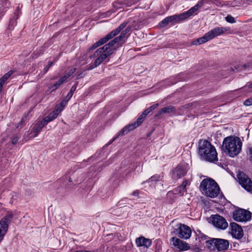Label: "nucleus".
<instances>
[{"mask_svg": "<svg viewBox=\"0 0 252 252\" xmlns=\"http://www.w3.org/2000/svg\"><path fill=\"white\" fill-rule=\"evenodd\" d=\"M242 142L237 136H230L223 141L222 148L224 152L231 158L237 156L242 150Z\"/></svg>", "mask_w": 252, "mask_h": 252, "instance_id": "f257e3e1", "label": "nucleus"}, {"mask_svg": "<svg viewBox=\"0 0 252 252\" xmlns=\"http://www.w3.org/2000/svg\"><path fill=\"white\" fill-rule=\"evenodd\" d=\"M198 154L205 160L218 161V154L215 147L207 140H200L198 143Z\"/></svg>", "mask_w": 252, "mask_h": 252, "instance_id": "f03ea898", "label": "nucleus"}, {"mask_svg": "<svg viewBox=\"0 0 252 252\" xmlns=\"http://www.w3.org/2000/svg\"><path fill=\"white\" fill-rule=\"evenodd\" d=\"M200 189L208 197H217L220 192V188L215 180L211 178L203 179L200 185Z\"/></svg>", "mask_w": 252, "mask_h": 252, "instance_id": "7ed1b4c3", "label": "nucleus"}, {"mask_svg": "<svg viewBox=\"0 0 252 252\" xmlns=\"http://www.w3.org/2000/svg\"><path fill=\"white\" fill-rule=\"evenodd\" d=\"M199 242L205 241L207 246L209 248L213 247L216 248L218 251H223L228 249L229 247V242L227 240L222 239H212L208 240L207 236L203 235L198 237Z\"/></svg>", "mask_w": 252, "mask_h": 252, "instance_id": "20e7f679", "label": "nucleus"}, {"mask_svg": "<svg viewBox=\"0 0 252 252\" xmlns=\"http://www.w3.org/2000/svg\"><path fill=\"white\" fill-rule=\"evenodd\" d=\"M151 112L148 109H146L143 113L138 117L137 121L133 123H130L125 126L118 133L117 137L123 136L127 134L129 131L132 130L139 126L143 122L145 117Z\"/></svg>", "mask_w": 252, "mask_h": 252, "instance_id": "39448f33", "label": "nucleus"}, {"mask_svg": "<svg viewBox=\"0 0 252 252\" xmlns=\"http://www.w3.org/2000/svg\"><path fill=\"white\" fill-rule=\"evenodd\" d=\"M14 214L12 212H8L6 215L0 220V243L3 240L5 234L7 233Z\"/></svg>", "mask_w": 252, "mask_h": 252, "instance_id": "423d86ee", "label": "nucleus"}, {"mask_svg": "<svg viewBox=\"0 0 252 252\" xmlns=\"http://www.w3.org/2000/svg\"><path fill=\"white\" fill-rule=\"evenodd\" d=\"M237 177L239 184L247 192L252 194V181L243 172H238Z\"/></svg>", "mask_w": 252, "mask_h": 252, "instance_id": "0eeeda50", "label": "nucleus"}, {"mask_svg": "<svg viewBox=\"0 0 252 252\" xmlns=\"http://www.w3.org/2000/svg\"><path fill=\"white\" fill-rule=\"evenodd\" d=\"M233 218L237 221H247L251 219V213L246 210L239 208L233 212Z\"/></svg>", "mask_w": 252, "mask_h": 252, "instance_id": "6e6552de", "label": "nucleus"}, {"mask_svg": "<svg viewBox=\"0 0 252 252\" xmlns=\"http://www.w3.org/2000/svg\"><path fill=\"white\" fill-rule=\"evenodd\" d=\"M173 233L182 239H189L191 234L190 228L187 225L180 224L177 228H175Z\"/></svg>", "mask_w": 252, "mask_h": 252, "instance_id": "1a4fd4ad", "label": "nucleus"}, {"mask_svg": "<svg viewBox=\"0 0 252 252\" xmlns=\"http://www.w3.org/2000/svg\"><path fill=\"white\" fill-rule=\"evenodd\" d=\"M127 23L124 22L122 23L117 29L113 30L105 37L99 40L97 42L99 45H103L106 43L109 40L111 39L116 35H117L122 30H123L127 25Z\"/></svg>", "mask_w": 252, "mask_h": 252, "instance_id": "9d476101", "label": "nucleus"}, {"mask_svg": "<svg viewBox=\"0 0 252 252\" xmlns=\"http://www.w3.org/2000/svg\"><path fill=\"white\" fill-rule=\"evenodd\" d=\"M212 222L215 227L221 230L226 229L228 226L225 219L217 214L212 216Z\"/></svg>", "mask_w": 252, "mask_h": 252, "instance_id": "9b49d317", "label": "nucleus"}, {"mask_svg": "<svg viewBox=\"0 0 252 252\" xmlns=\"http://www.w3.org/2000/svg\"><path fill=\"white\" fill-rule=\"evenodd\" d=\"M111 55V52H105L104 50L100 51L99 48H98L91 58H96L94 62L95 63V66H99L103 61Z\"/></svg>", "mask_w": 252, "mask_h": 252, "instance_id": "f8f14e48", "label": "nucleus"}, {"mask_svg": "<svg viewBox=\"0 0 252 252\" xmlns=\"http://www.w3.org/2000/svg\"><path fill=\"white\" fill-rule=\"evenodd\" d=\"M119 39L117 37H115L109 43L105 44L103 47L99 48V50H104L105 52H111L112 55L114 51L116 50V47H119L123 44H121V42Z\"/></svg>", "mask_w": 252, "mask_h": 252, "instance_id": "ddd939ff", "label": "nucleus"}, {"mask_svg": "<svg viewBox=\"0 0 252 252\" xmlns=\"http://www.w3.org/2000/svg\"><path fill=\"white\" fill-rule=\"evenodd\" d=\"M231 234L236 239H239L243 236V231L241 227L235 222H231L230 224Z\"/></svg>", "mask_w": 252, "mask_h": 252, "instance_id": "4468645a", "label": "nucleus"}, {"mask_svg": "<svg viewBox=\"0 0 252 252\" xmlns=\"http://www.w3.org/2000/svg\"><path fill=\"white\" fill-rule=\"evenodd\" d=\"M229 30V28L227 27H217L207 32V34L210 40H211L216 36L223 34Z\"/></svg>", "mask_w": 252, "mask_h": 252, "instance_id": "2eb2a0df", "label": "nucleus"}, {"mask_svg": "<svg viewBox=\"0 0 252 252\" xmlns=\"http://www.w3.org/2000/svg\"><path fill=\"white\" fill-rule=\"evenodd\" d=\"M188 171V165L185 163L180 164L175 169L173 173L174 175L177 179L184 176Z\"/></svg>", "mask_w": 252, "mask_h": 252, "instance_id": "dca6fc26", "label": "nucleus"}, {"mask_svg": "<svg viewBox=\"0 0 252 252\" xmlns=\"http://www.w3.org/2000/svg\"><path fill=\"white\" fill-rule=\"evenodd\" d=\"M171 242H172L173 245L180 251L187 250L189 248V246L187 243H184L180 239L174 237L171 238Z\"/></svg>", "mask_w": 252, "mask_h": 252, "instance_id": "f3484780", "label": "nucleus"}, {"mask_svg": "<svg viewBox=\"0 0 252 252\" xmlns=\"http://www.w3.org/2000/svg\"><path fill=\"white\" fill-rule=\"evenodd\" d=\"M208 2V0H201L198 2L194 6L190 8L189 10L187 11V13L189 17L190 16L197 14L198 9L201 8L204 3H207Z\"/></svg>", "mask_w": 252, "mask_h": 252, "instance_id": "a211bd4d", "label": "nucleus"}, {"mask_svg": "<svg viewBox=\"0 0 252 252\" xmlns=\"http://www.w3.org/2000/svg\"><path fill=\"white\" fill-rule=\"evenodd\" d=\"M62 111V109L60 106H56L55 109L48 116L43 118V120L47 124L56 119Z\"/></svg>", "mask_w": 252, "mask_h": 252, "instance_id": "6ab92c4d", "label": "nucleus"}, {"mask_svg": "<svg viewBox=\"0 0 252 252\" xmlns=\"http://www.w3.org/2000/svg\"><path fill=\"white\" fill-rule=\"evenodd\" d=\"M135 243L137 247L144 246L147 248H149L152 244L151 240L142 236L137 238L135 240Z\"/></svg>", "mask_w": 252, "mask_h": 252, "instance_id": "aec40b11", "label": "nucleus"}, {"mask_svg": "<svg viewBox=\"0 0 252 252\" xmlns=\"http://www.w3.org/2000/svg\"><path fill=\"white\" fill-rule=\"evenodd\" d=\"M43 120L37 123L33 127L32 132L34 133L33 137H36L37 134L40 132L42 128L47 125Z\"/></svg>", "mask_w": 252, "mask_h": 252, "instance_id": "412c9836", "label": "nucleus"}, {"mask_svg": "<svg viewBox=\"0 0 252 252\" xmlns=\"http://www.w3.org/2000/svg\"><path fill=\"white\" fill-rule=\"evenodd\" d=\"M187 191L186 189H184L181 185L174 189L172 191H168L167 196V197H172L174 194H180L183 195L184 193Z\"/></svg>", "mask_w": 252, "mask_h": 252, "instance_id": "4be33fe9", "label": "nucleus"}, {"mask_svg": "<svg viewBox=\"0 0 252 252\" xmlns=\"http://www.w3.org/2000/svg\"><path fill=\"white\" fill-rule=\"evenodd\" d=\"M172 20H173L174 23H175L186 20L189 17L186 11L179 15L175 14L172 15Z\"/></svg>", "mask_w": 252, "mask_h": 252, "instance_id": "5701e85b", "label": "nucleus"}, {"mask_svg": "<svg viewBox=\"0 0 252 252\" xmlns=\"http://www.w3.org/2000/svg\"><path fill=\"white\" fill-rule=\"evenodd\" d=\"M210 40L209 38L208 37V36L206 33H205L203 36L199 38L196 40H193L191 44L192 45H200L201 44L204 43L207 41Z\"/></svg>", "mask_w": 252, "mask_h": 252, "instance_id": "b1692460", "label": "nucleus"}, {"mask_svg": "<svg viewBox=\"0 0 252 252\" xmlns=\"http://www.w3.org/2000/svg\"><path fill=\"white\" fill-rule=\"evenodd\" d=\"M176 109L175 108L172 106H168L167 107H165L161 109L158 112V114L156 115V116H158L159 115H161L163 113H170L172 112H175Z\"/></svg>", "mask_w": 252, "mask_h": 252, "instance_id": "393cba45", "label": "nucleus"}, {"mask_svg": "<svg viewBox=\"0 0 252 252\" xmlns=\"http://www.w3.org/2000/svg\"><path fill=\"white\" fill-rule=\"evenodd\" d=\"M66 79L65 77L63 76L53 85L50 86L49 89L51 90V91H53L57 89L65 81Z\"/></svg>", "mask_w": 252, "mask_h": 252, "instance_id": "a878e982", "label": "nucleus"}, {"mask_svg": "<svg viewBox=\"0 0 252 252\" xmlns=\"http://www.w3.org/2000/svg\"><path fill=\"white\" fill-rule=\"evenodd\" d=\"M172 16L166 17L159 23V26L161 28H163L167 26L170 23H172L173 24H174V21L173 20H172Z\"/></svg>", "mask_w": 252, "mask_h": 252, "instance_id": "bb28decb", "label": "nucleus"}, {"mask_svg": "<svg viewBox=\"0 0 252 252\" xmlns=\"http://www.w3.org/2000/svg\"><path fill=\"white\" fill-rule=\"evenodd\" d=\"M78 83V82H76L72 86L69 92L68 93L67 95L66 96V98H67V100H69L72 96L74 92L76 90Z\"/></svg>", "mask_w": 252, "mask_h": 252, "instance_id": "cd10ccee", "label": "nucleus"}, {"mask_svg": "<svg viewBox=\"0 0 252 252\" xmlns=\"http://www.w3.org/2000/svg\"><path fill=\"white\" fill-rule=\"evenodd\" d=\"M0 5H1L0 7V14L3 15V13L2 12L1 9L8 8L10 5V2L9 0H6L0 2Z\"/></svg>", "mask_w": 252, "mask_h": 252, "instance_id": "c85d7f7f", "label": "nucleus"}, {"mask_svg": "<svg viewBox=\"0 0 252 252\" xmlns=\"http://www.w3.org/2000/svg\"><path fill=\"white\" fill-rule=\"evenodd\" d=\"M113 7L117 10L118 9L123 7V2H121L118 0L115 1L113 3Z\"/></svg>", "mask_w": 252, "mask_h": 252, "instance_id": "c756f323", "label": "nucleus"}, {"mask_svg": "<svg viewBox=\"0 0 252 252\" xmlns=\"http://www.w3.org/2000/svg\"><path fill=\"white\" fill-rule=\"evenodd\" d=\"M160 180V176L158 175H155L152 176L146 182H154L156 183L157 181H159Z\"/></svg>", "mask_w": 252, "mask_h": 252, "instance_id": "7c9ffc66", "label": "nucleus"}, {"mask_svg": "<svg viewBox=\"0 0 252 252\" xmlns=\"http://www.w3.org/2000/svg\"><path fill=\"white\" fill-rule=\"evenodd\" d=\"M127 34L125 31H123L119 36H117L119 39L121 41V44H123L125 42L126 35Z\"/></svg>", "mask_w": 252, "mask_h": 252, "instance_id": "2f4dec72", "label": "nucleus"}, {"mask_svg": "<svg viewBox=\"0 0 252 252\" xmlns=\"http://www.w3.org/2000/svg\"><path fill=\"white\" fill-rule=\"evenodd\" d=\"M225 19L226 22L230 23H234L236 22L234 18L230 15L225 17Z\"/></svg>", "mask_w": 252, "mask_h": 252, "instance_id": "473e14b6", "label": "nucleus"}, {"mask_svg": "<svg viewBox=\"0 0 252 252\" xmlns=\"http://www.w3.org/2000/svg\"><path fill=\"white\" fill-rule=\"evenodd\" d=\"M76 68H73L71 69L68 72L66 73L64 75V77H65V78L68 79L71 75H72L76 71Z\"/></svg>", "mask_w": 252, "mask_h": 252, "instance_id": "72a5a7b5", "label": "nucleus"}, {"mask_svg": "<svg viewBox=\"0 0 252 252\" xmlns=\"http://www.w3.org/2000/svg\"><path fill=\"white\" fill-rule=\"evenodd\" d=\"M69 100H67V98H66V97L60 103L59 105H57L56 106H60V108H62V110L63 109V108L66 105L68 101Z\"/></svg>", "mask_w": 252, "mask_h": 252, "instance_id": "f704fd0d", "label": "nucleus"}, {"mask_svg": "<svg viewBox=\"0 0 252 252\" xmlns=\"http://www.w3.org/2000/svg\"><path fill=\"white\" fill-rule=\"evenodd\" d=\"M13 71L10 70L8 71L7 73L5 74L1 78L5 81L7 79H8L10 76L12 74Z\"/></svg>", "mask_w": 252, "mask_h": 252, "instance_id": "c9c22d12", "label": "nucleus"}, {"mask_svg": "<svg viewBox=\"0 0 252 252\" xmlns=\"http://www.w3.org/2000/svg\"><path fill=\"white\" fill-rule=\"evenodd\" d=\"M53 62H49L48 65L46 66H45L44 68V69H43L44 73H46L48 71V70L49 69V68L50 67H51L53 65Z\"/></svg>", "mask_w": 252, "mask_h": 252, "instance_id": "e433bc0d", "label": "nucleus"}, {"mask_svg": "<svg viewBox=\"0 0 252 252\" xmlns=\"http://www.w3.org/2000/svg\"><path fill=\"white\" fill-rule=\"evenodd\" d=\"M133 3V1L131 0H125L123 1V5L126 6H131Z\"/></svg>", "mask_w": 252, "mask_h": 252, "instance_id": "4c0bfd02", "label": "nucleus"}, {"mask_svg": "<svg viewBox=\"0 0 252 252\" xmlns=\"http://www.w3.org/2000/svg\"><path fill=\"white\" fill-rule=\"evenodd\" d=\"M19 139H20V137L18 136H15L14 137H13L12 138V140H11L12 144L13 145L16 144L18 142Z\"/></svg>", "mask_w": 252, "mask_h": 252, "instance_id": "58836bf2", "label": "nucleus"}, {"mask_svg": "<svg viewBox=\"0 0 252 252\" xmlns=\"http://www.w3.org/2000/svg\"><path fill=\"white\" fill-rule=\"evenodd\" d=\"M100 46L99 43H98V42H96L95 43H94V44H93L91 46H90L89 47V50H94V49H95V48H96L97 47Z\"/></svg>", "mask_w": 252, "mask_h": 252, "instance_id": "ea45409f", "label": "nucleus"}, {"mask_svg": "<svg viewBox=\"0 0 252 252\" xmlns=\"http://www.w3.org/2000/svg\"><path fill=\"white\" fill-rule=\"evenodd\" d=\"M244 104L246 106H251L252 105V98H249L246 99L244 102Z\"/></svg>", "mask_w": 252, "mask_h": 252, "instance_id": "a19ab883", "label": "nucleus"}, {"mask_svg": "<svg viewBox=\"0 0 252 252\" xmlns=\"http://www.w3.org/2000/svg\"><path fill=\"white\" fill-rule=\"evenodd\" d=\"M250 160L252 162V147L249 149L247 152Z\"/></svg>", "mask_w": 252, "mask_h": 252, "instance_id": "79ce46f5", "label": "nucleus"}, {"mask_svg": "<svg viewBox=\"0 0 252 252\" xmlns=\"http://www.w3.org/2000/svg\"><path fill=\"white\" fill-rule=\"evenodd\" d=\"M16 25V21L14 20H11L9 22V29L12 30L15 25Z\"/></svg>", "mask_w": 252, "mask_h": 252, "instance_id": "37998d69", "label": "nucleus"}, {"mask_svg": "<svg viewBox=\"0 0 252 252\" xmlns=\"http://www.w3.org/2000/svg\"><path fill=\"white\" fill-rule=\"evenodd\" d=\"M158 106V104H154L153 105H152L151 107L148 108V109L149 110L150 112L152 111L154 109H155Z\"/></svg>", "mask_w": 252, "mask_h": 252, "instance_id": "c03bdc74", "label": "nucleus"}, {"mask_svg": "<svg viewBox=\"0 0 252 252\" xmlns=\"http://www.w3.org/2000/svg\"><path fill=\"white\" fill-rule=\"evenodd\" d=\"M4 82L5 81L1 77L0 78V91H1L2 86Z\"/></svg>", "mask_w": 252, "mask_h": 252, "instance_id": "a18cd8bd", "label": "nucleus"}, {"mask_svg": "<svg viewBox=\"0 0 252 252\" xmlns=\"http://www.w3.org/2000/svg\"><path fill=\"white\" fill-rule=\"evenodd\" d=\"M188 184V181L187 180H184V181L183 182V183H182V184L181 186H182L184 189H186V186H187Z\"/></svg>", "mask_w": 252, "mask_h": 252, "instance_id": "49530a36", "label": "nucleus"}, {"mask_svg": "<svg viewBox=\"0 0 252 252\" xmlns=\"http://www.w3.org/2000/svg\"><path fill=\"white\" fill-rule=\"evenodd\" d=\"M98 66H95V63L94 62L93 64L91 65L88 68V70H92L93 69H94V68L95 67H97Z\"/></svg>", "mask_w": 252, "mask_h": 252, "instance_id": "de8ad7c7", "label": "nucleus"}, {"mask_svg": "<svg viewBox=\"0 0 252 252\" xmlns=\"http://www.w3.org/2000/svg\"><path fill=\"white\" fill-rule=\"evenodd\" d=\"M18 196V194L16 192H12L11 194V199H13L14 198H16Z\"/></svg>", "mask_w": 252, "mask_h": 252, "instance_id": "09e8293b", "label": "nucleus"}, {"mask_svg": "<svg viewBox=\"0 0 252 252\" xmlns=\"http://www.w3.org/2000/svg\"><path fill=\"white\" fill-rule=\"evenodd\" d=\"M84 76H85V75H84V74H83V72H80V73H79V74L77 75V79H80V78H83Z\"/></svg>", "mask_w": 252, "mask_h": 252, "instance_id": "8fccbe9b", "label": "nucleus"}, {"mask_svg": "<svg viewBox=\"0 0 252 252\" xmlns=\"http://www.w3.org/2000/svg\"><path fill=\"white\" fill-rule=\"evenodd\" d=\"M131 30V28L130 27H127L124 31L125 32H126V33H128V32H129Z\"/></svg>", "mask_w": 252, "mask_h": 252, "instance_id": "3c124183", "label": "nucleus"}, {"mask_svg": "<svg viewBox=\"0 0 252 252\" xmlns=\"http://www.w3.org/2000/svg\"><path fill=\"white\" fill-rule=\"evenodd\" d=\"M138 194H139L138 190H135V191H133L132 193V195L134 196H138Z\"/></svg>", "mask_w": 252, "mask_h": 252, "instance_id": "603ef678", "label": "nucleus"}, {"mask_svg": "<svg viewBox=\"0 0 252 252\" xmlns=\"http://www.w3.org/2000/svg\"><path fill=\"white\" fill-rule=\"evenodd\" d=\"M23 123V119H22L21 121L18 123V126H17V127H18L19 126H21L22 125Z\"/></svg>", "mask_w": 252, "mask_h": 252, "instance_id": "864d4df0", "label": "nucleus"}, {"mask_svg": "<svg viewBox=\"0 0 252 252\" xmlns=\"http://www.w3.org/2000/svg\"><path fill=\"white\" fill-rule=\"evenodd\" d=\"M78 252H92L91 251H86V250H82V251H77Z\"/></svg>", "mask_w": 252, "mask_h": 252, "instance_id": "5fc2aeb1", "label": "nucleus"}, {"mask_svg": "<svg viewBox=\"0 0 252 252\" xmlns=\"http://www.w3.org/2000/svg\"><path fill=\"white\" fill-rule=\"evenodd\" d=\"M248 87L249 88H252V82L249 85Z\"/></svg>", "mask_w": 252, "mask_h": 252, "instance_id": "6e6d98bb", "label": "nucleus"}, {"mask_svg": "<svg viewBox=\"0 0 252 252\" xmlns=\"http://www.w3.org/2000/svg\"><path fill=\"white\" fill-rule=\"evenodd\" d=\"M152 133V132H150V133H149L147 134V136H148V137H150V136L151 135Z\"/></svg>", "mask_w": 252, "mask_h": 252, "instance_id": "4d7b16f0", "label": "nucleus"}, {"mask_svg": "<svg viewBox=\"0 0 252 252\" xmlns=\"http://www.w3.org/2000/svg\"><path fill=\"white\" fill-rule=\"evenodd\" d=\"M116 138V137L113 138V140H112V141H114Z\"/></svg>", "mask_w": 252, "mask_h": 252, "instance_id": "13d9d810", "label": "nucleus"}, {"mask_svg": "<svg viewBox=\"0 0 252 252\" xmlns=\"http://www.w3.org/2000/svg\"><path fill=\"white\" fill-rule=\"evenodd\" d=\"M75 252H78L77 251H75Z\"/></svg>", "mask_w": 252, "mask_h": 252, "instance_id": "bf43d9fd", "label": "nucleus"}, {"mask_svg": "<svg viewBox=\"0 0 252 252\" xmlns=\"http://www.w3.org/2000/svg\"><path fill=\"white\" fill-rule=\"evenodd\" d=\"M1 92V91H0V93Z\"/></svg>", "mask_w": 252, "mask_h": 252, "instance_id": "052dcab7", "label": "nucleus"}]
</instances>
